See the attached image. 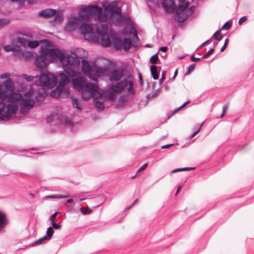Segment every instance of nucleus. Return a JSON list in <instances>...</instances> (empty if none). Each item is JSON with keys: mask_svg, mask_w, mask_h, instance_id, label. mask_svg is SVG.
<instances>
[{"mask_svg": "<svg viewBox=\"0 0 254 254\" xmlns=\"http://www.w3.org/2000/svg\"><path fill=\"white\" fill-rule=\"evenodd\" d=\"M122 45L125 50H128L131 47V41L128 38H125L123 40Z\"/></svg>", "mask_w": 254, "mask_h": 254, "instance_id": "obj_25", "label": "nucleus"}, {"mask_svg": "<svg viewBox=\"0 0 254 254\" xmlns=\"http://www.w3.org/2000/svg\"><path fill=\"white\" fill-rule=\"evenodd\" d=\"M105 10L108 12L114 20H119L121 17V9L116 2H112L105 7Z\"/></svg>", "mask_w": 254, "mask_h": 254, "instance_id": "obj_7", "label": "nucleus"}, {"mask_svg": "<svg viewBox=\"0 0 254 254\" xmlns=\"http://www.w3.org/2000/svg\"><path fill=\"white\" fill-rule=\"evenodd\" d=\"M22 77L28 82H31L33 81L35 78L33 76H29L25 74H23L22 75Z\"/></svg>", "mask_w": 254, "mask_h": 254, "instance_id": "obj_44", "label": "nucleus"}, {"mask_svg": "<svg viewBox=\"0 0 254 254\" xmlns=\"http://www.w3.org/2000/svg\"><path fill=\"white\" fill-rule=\"evenodd\" d=\"M14 86L11 79L8 78L3 83V86L0 85V98L6 99L11 98Z\"/></svg>", "mask_w": 254, "mask_h": 254, "instance_id": "obj_5", "label": "nucleus"}, {"mask_svg": "<svg viewBox=\"0 0 254 254\" xmlns=\"http://www.w3.org/2000/svg\"><path fill=\"white\" fill-rule=\"evenodd\" d=\"M89 16L86 13L80 10L79 16L77 17L80 24L88 20Z\"/></svg>", "mask_w": 254, "mask_h": 254, "instance_id": "obj_20", "label": "nucleus"}, {"mask_svg": "<svg viewBox=\"0 0 254 254\" xmlns=\"http://www.w3.org/2000/svg\"><path fill=\"white\" fill-rule=\"evenodd\" d=\"M83 90L88 91L97 96L100 97L101 96L100 92L98 91L97 87L92 83L86 82L83 88Z\"/></svg>", "mask_w": 254, "mask_h": 254, "instance_id": "obj_12", "label": "nucleus"}, {"mask_svg": "<svg viewBox=\"0 0 254 254\" xmlns=\"http://www.w3.org/2000/svg\"><path fill=\"white\" fill-rule=\"evenodd\" d=\"M228 42H229L228 39V38L226 39V40L225 41L224 44L223 45V46H222V47L220 49V52H223L225 50V49L226 48V47L227 46Z\"/></svg>", "mask_w": 254, "mask_h": 254, "instance_id": "obj_52", "label": "nucleus"}, {"mask_svg": "<svg viewBox=\"0 0 254 254\" xmlns=\"http://www.w3.org/2000/svg\"><path fill=\"white\" fill-rule=\"evenodd\" d=\"M52 227L54 229L57 230L60 228V225L59 224H57L55 222L52 223Z\"/></svg>", "mask_w": 254, "mask_h": 254, "instance_id": "obj_61", "label": "nucleus"}, {"mask_svg": "<svg viewBox=\"0 0 254 254\" xmlns=\"http://www.w3.org/2000/svg\"><path fill=\"white\" fill-rule=\"evenodd\" d=\"M166 78L165 74L164 71L162 72L161 78L159 79V83L161 84Z\"/></svg>", "mask_w": 254, "mask_h": 254, "instance_id": "obj_62", "label": "nucleus"}, {"mask_svg": "<svg viewBox=\"0 0 254 254\" xmlns=\"http://www.w3.org/2000/svg\"><path fill=\"white\" fill-rule=\"evenodd\" d=\"M19 105L20 108V111H22V109L27 108V109H30L33 108L34 105V101L33 99L25 98L22 99L20 101Z\"/></svg>", "mask_w": 254, "mask_h": 254, "instance_id": "obj_11", "label": "nucleus"}, {"mask_svg": "<svg viewBox=\"0 0 254 254\" xmlns=\"http://www.w3.org/2000/svg\"><path fill=\"white\" fill-rule=\"evenodd\" d=\"M53 120H54V116L53 115H50L46 119L47 122L49 123L52 122Z\"/></svg>", "mask_w": 254, "mask_h": 254, "instance_id": "obj_59", "label": "nucleus"}, {"mask_svg": "<svg viewBox=\"0 0 254 254\" xmlns=\"http://www.w3.org/2000/svg\"><path fill=\"white\" fill-rule=\"evenodd\" d=\"M127 85H128L127 91L129 93H133L134 92V90L133 89V84L131 80H128Z\"/></svg>", "mask_w": 254, "mask_h": 254, "instance_id": "obj_39", "label": "nucleus"}, {"mask_svg": "<svg viewBox=\"0 0 254 254\" xmlns=\"http://www.w3.org/2000/svg\"><path fill=\"white\" fill-rule=\"evenodd\" d=\"M97 17L100 21H107L109 19H112L111 16L108 12L106 11H103L102 9L97 13Z\"/></svg>", "mask_w": 254, "mask_h": 254, "instance_id": "obj_14", "label": "nucleus"}, {"mask_svg": "<svg viewBox=\"0 0 254 254\" xmlns=\"http://www.w3.org/2000/svg\"><path fill=\"white\" fill-rule=\"evenodd\" d=\"M8 23V22L5 20L0 19V28L7 24Z\"/></svg>", "mask_w": 254, "mask_h": 254, "instance_id": "obj_57", "label": "nucleus"}, {"mask_svg": "<svg viewBox=\"0 0 254 254\" xmlns=\"http://www.w3.org/2000/svg\"><path fill=\"white\" fill-rule=\"evenodd\" d=\"M125 70L122 67L113 69L108 76L112 84L108 89V97L113 100L117 93H122L127 86L128 79L124 77Z\"/></svg>", "mask_w": 254, "mask_h": 254, "instance_id": "obj_2", "label": "nucleus"}, {"mask_svg": "<svg viewBox=\"0 0 254 254\" xmlns=\"http://www.w3.org/2000/svg\"><path fill=\"white\" fill-rule=\"evenodd\" d=\"M194 167H185V168H177L176 169L173 170L171 172V174L176 173L180 171H189L190 170H192L194 169Z\"/></svg>", "mask_w": 254, "mask_h": 254, "instance_id": "obj_30", "label": "nucleus"}, {"mask_svg": "<svg viewBox=\"0 0 254 254\" xmlns=\"http://www.w3.org/2000/svg\"><path fill=\"white\" fill-rule=\"evenodd\" d=\"M79 29L86 40L95 43L98 42L99 38L96 33L94 31L93 26L92 24L82 23L80 24Z\"/></svg>", "mask_w": 254, "mask_h": 254, "instance_id": "obj_4", "label": "nucleus"}, {"mask_svg": "<svg viewBox=\"0 0 254 254\" xmlns=\"http://www.w3.org/2000/svg\"><path fill=\"white\" fill-rule=\"evenodd\" d=\"M184 185V183H182L179 185V186L178 187V188H177V191L176 192V194H178L179 193L180 190L183 187Z\"/></svg>", "mask_w": 254, "mask_h": 254, "instance_id": "obj_63", "label": "nucleus"}, {"mask_svg": "<svg viewBox=\"0 0 254 254\" xmlns=\"http://www.w3.org/2000/svg\"><path fill=\"white\" fill-rule=\"evenodd\" d=\"M190 102V101L189 100L188 101H186V102H185L182 106H181L180 107L178 108L177 109H176L173 112V113L172 114V115L169 116L168 117V118L169 119L172 116H173L174 114H175V113H176L177 112H178L179 111H180L181 109H182L183 108H184L187 104H188V103H189Z\"/></svg>", "mask_w": 254, "mask_h": 254, "instance_id": "obj_40", "label": "nucleus"}, {"mask_svg": "<svg viewBox=\"0 0 254 254\" xmlns=\"http://www.w3.org/2000/svg\"><path fill=\"white\" fill-rule=\"evenodd\" d=\"M63 65L65 73H61L59 74L60 81L58 86H65L66 84L69 83L70 82V78H71L70 75L71 74L69 71H74L72 69V67H77L79 66V65L72 66L70 65H64L63 64Z\"/></svg>", "mask_w": 254, "mask_h": 254, "instance_id": "obj_8", "label": "nucleus"}, {"mask_svg": "<svg viewBox=\"0 0 254 254\" xmlns=\"http://www.w3.org/2000/svg\"><path fill=\"white\" fill-rule=\"evenodd\" d=\"M95 106L100 110L104 109V104L103 102L100 101H95L94 102Z\"/></svg>", "mask_w": 254, "mask_h": 254, "instance_id": "obj_37", "label": "nucleus"}, {"mask_svg": "<svg viewBox=\"0 0 254 254\" xmlns=\"http://www.w3.org/2000/svg\"><path fill=\"white\" fill-rule=\"evenodd\" d=\"M190 102V101L189 100L188 101H186V102H185L182 106H181L180 107L178 108L177 109H176L173 112V113L172 114V115L169 116L168 117V118L169 119L172 116H173L174 114H175V113H176L177 112H178L179 111H180L181 109H182L183 108H184L187 104H188V103H189Z\"/></svg>", "mask_w": 254, "mask_h": 254, "instance_id": "obj_42", "label": "nucleus"}, {"mask_svg": "<svg viewBox=\"0 0 254 254\" xmlns=\"http://www.w3.org/2000/svg\"><path fill=\"white\" fill-rule=\"evenodd\" d=\"M54 232V231L51 227H50L47 229L46 235L45 236L46 237H48V239L50 240L52 238Z\"/></svg>", "mask_w": 254, "mask_h": 254, "instance_id": "obj_36", "label": "nucleus"}, {"mask_svg": "<svg viewBox=\"0 0 254 254\" xmlns=\"http://www.w3.org/2000/svg\"><path fill=\"white\" fill-rule=\"evenodd\" d=\"M40 43V41L37 40L29 41L28 43V46L32 49H34L37 47Z\"/></svg>", "mask_w": 254, "mask_h": 254, "instance_id": "obj_28", "label": "nucleus"}, {"mask_svg": "<svg viewBox=\"0 0 254 254\" xmlns=\"http://www.w3.org/2000/svg\"><path fill=\"white\" fill-rule=\"evenodd\" d=\"M190 102V101L189 100L188 101H186V102H185L182 106H181L180 107L178 108L177 109H176L173 112V113L172 114V115L169 116L168 117V118L169 119L172 116H173L174 114H175V113H176L177 112H178L179 111H180L181 109H182L183 108H184L187 104H188V103H189Z\"/></svg>", "mask_w": 254, "mask_h": 254, "instance_id": "obj_41", "label": "nucleus"}, {"mask_svg": "<svg viewBox=\"0 0 254 254\" xmlns=\"http://www.w3.org/2000/svg\"><path fill=\"white\" fill-rule=\"evenodd\" d=\"M56 13V10L52 8H48L42 10L40 13V16L42 17H48L55 15Z\"/></svg>", "mask_w": 254, "mask_h": 254, "instance_id": "obj_17", "label": "nucleus"}, {"mask_svg": "<svg viewBox=\"0 0 254 254\" xmlns=\"http://www.w3.org/2000/svg\"><path fill=\"white\" fill-rule=\"evenodd\" d=\"M195 64H191L187 68V71L186 73V74H189L190 73V72L192 71L195 68Z\"/></svg>", "mask_w": 254, "mask_h": 254, "instance_id": "obj_47", "label": "nucleus"}, {"mask_svg": "<svg viewBox=\"0 0 254 254\" xmlns=\"http://www.w3.org/2000/svg\"><path fill=\"white\" fill-rule=\"evenodd\" d=\"M108 26L106 24H102L99 25L96 28V35L99 36H102L104 35H107L108 34Z\"/></svg>", "mask_w": 254, "mask_h": 254, "instance_id": "obj_15", "label": "nucleus"}, {"mask_svg": "<svg viewBox=\"0 0 254 254\" xmlns=\"http://www.w3.org/2000/svg\"><path fill=\"white\" fill-rule=\"evenodd\" d=\"M9 76H10V73H4L1 74L0 76L1 79H5L8 78Z\"/></svg>", "mask_w": 254, "mask_h": 254, "instance_id": "obj_60", "label": "nucleus"}, {"mask_svg": "<svg viewBox=\"0 0 254 254\" xmlns=\"http://www.w3.org/2000/svg\"><path fill=\"white\" fill-rule=\"evenodd\" d=\"M189 17L188 15L184 14H177V19L179 22H182L184 21Z\"/></svg>", "mask_w": 254, "mask_h": 254, "instance_id": "obj_33", "label": "nucleus"}, {"mask_svg": "<svg viewBox=\"0 0 254 254\" xmlns=\"http://www.w3.org/2000/svg\"><path fill=\"white\" fill-rule=\"evenodd\" d=\"M71 82L73 87L78 91L83 90L86 82L84 78L80 76V73L76 71H70Z\"/></svg>", "mask_w": 254, "mask_h": 254, "instance_id": "obj_6", "label": "nucleus"}, {"mask_svg": "<svg viewBox=\"0 0 254 254\" xmlns=\"http://www.w3.org/2000/svg\"><path fill=\"white\" fill-rule=\"evenodd\" d=\"M150 72L151 75L154 80L158 79L159 72L157 71L156 65L153 64L150 66Z\"/></svg>", "mask_w": 254, "mask_h": 254, "instance_id": "obj_23", "label": "nucleus"}, {"mask_svg": "<svg viewBox=\"0 0 254 254\" xmlns=\"http://www.w3.org/2000/svg\"><path fill=\"white\" fill-rule=\"evenodd\" d=\"M40 43H44L45 44V46H44L47 47V48L51 49L50 48L53 47V43L51 41L48 40H41Z\"/></svg>", "mask_w": 254, "mask_h": 254, "instance_id": "obj_35", "label": "nucleus"}, {"mask_svg": "<svg viewBox=\"0 0 254 254\" xmlns=\"http://www.w3.org/2000/svg\"><path fill=\"white\" fill-rule=\"evenodd\" d=\"M81 91H82L81 96L84 100H87L91 97H93V98L99 97V96H97V95L92 94L90 92L89 93L88 91L87 92L85 90H83V89L81 90Z\"/></svg>", "mask_w": 254, "mask_h": 254, "instance_id": "obj_21", "label": "nucleus"}, {"mask_svg": "<svg viewBox=\"0 0 254 254\" xmlns=\"http://www.w3.org/2000/svg\"><path fill=\"white\" fill-rule=\"evenodd\" d=\"M4 50L6 51H11L13 52L19 53L20 52V48L19 46L11 47L10 46H6L4 47Z\"/></svg>", "mask_w": 254, "mask_h": 254, "instance_id": "obj_27", "label": "nucleus"}, {"mask_svg": "<svg viewBox=\"0 0 254 254\" xmlns=\"http://www.w3.org/2000/svg\"><path fill=\"white\" fill-rule=\"evenodd\" d=\"M59 60L64 65L77 66L80 65V60L76 53L70 54L62 52L59 49H49L44 46L40 48V54L35 57V64L40 75L36 76L35 84L38 86L54 87L57 79L53 74L42 72L47 70V64L54 61Z\"/></svg>", "mask_w": 254, "mask_h": 254, "instance_id": "obj_1", "label": "nucleus"}, {"mask_svg": "<svg viewBox=\"0 0 254 254\" xmlns=\"http://www.w3.org/2000/svg\"><path fill=\"white\" fill-rule=\"evenodd\" d=\"M48 237H46V236H44V237L38 239L37 240H36V241H35L34 242V244H42L43 243V242L44 241H47V240H49V239H48Z\"/></svg>", "mask_w": 254, "mask_h": 254, "instance_id": "obj_45", "label": "nucleus"}, {"mask_svg": "<svg viewBox=\"0 0 254 254\" xmlns=\"http://www.w3.org/2000/svg\"><path fill=\"white\" fill-rule=\"evenodd\" d=\"M190 102V101L189 100L188 101H186V102H185L182 106H181L180 107L178 108L177 109H176L173 112V113L172 114V115L169 116L168 117V118L169 119L172 116H173L174 114H175V113H176L177 112H178L179 111H180L181 109H182L183 108H184L187 104H188V103H189Z\"/></svg>", "mask_w": 254, "mask_h": 254, "instance_id": "obj_43", "label": "nucleus"}, {"mask_svg": "<svg viewBox=\"0 0 254 254\" xmlns=\"http://www.w3.org/2000/svg\"><path fill=\"white\" fill-rule=\"evenodd\" d=\"M203 124H202L198 128V129L195 131L191 135H190V138H193V137H194L199 132V131L201 129V128L202 127V125Z\"/></svg>", "mask_w": 254, "mask_h": 254, "instance_id": "obj_54", "label": "nucleus"}, {"mask_svg": "<svg viewBox=\"0 0 254 254\" xmlns=\"http://www.w3.org/2000/svg\"><path fill=\"white\" fill-rule=\"evenodd\" d=\"M194 9V6H192L190 7L189 8V9L187 10L188 13L187 14V15L189 17L190 15H191L192 13L193 12Z\"/></svg>", "mask_w": 254, "mask_h": 254, "instance_id": "obj_53", "label": "nucleus"}, {"mask_svg": "<svg viewBox=\"0 0 254 254\" xmlns=\"http://www.w3.org/2000/svg\"><path fill=\"white\" fill-rule=\"evenodd\" d=\"M176 11L177 14H187L186 13V12L185 11L186 10V9L184 7V6L182 5V4L179 5L177 8L176 7Z\"/></svg>", "mask_w": 254, "mask_h": 254, "instance_id": "obj_32", "label": "nucleus"}, {"mask_svg": "<svg viewBox=\"0 0 254 254\" xmlns=\"http://www.w3.org/2000/svg\"><path fill=\"white\" fill-rule=\"evenodd\" d=\"M67 197H68V195L64 196L62 195H54L51 196V198L57 199L66 198Z\"/></svg>", "mask_w": 254, "mask_h": 254, "instance_id": "obj_55", "label": "nucleus"}, {"mask_svg": "<svg viewBox=\"0 0 254 254\" xmlns=\"http://www.w3.org/2000/svg\"><path fill=\"white\" fill-rule=\"evenodd\" d=\"M214 50L213 48H211L207 52L206 54H205L204 55H203L201 58L202 59H205L206 58H207L208 56H209L210 55H211L213 52H214Z\"/></svg>", "mask_w": 254, "mask_h": 254, "instance_id": "obj_51", "label": "nucleus"}, {"mask_svg": "<svg viewBox=\"0 0 254 254\" xmlns=\"http://www.w3.org/2000/svg\"><path fill=\"white\" fill-rule=\"evenodd\" d=\"M77 57L79 59L80 63L81 62V58L79 57L77 55ZM81 64L82 67L81 69L83 72L85 74L89 73L92 70V67L90 65V64L86 60H81Z\"/></svg>", "mask_w": 254, "mask_h": 254, "instance_id": "obj_16", "label": "nucleus"}, {"mask_svg": "<svg viewBox=\"0 0 254 254\" xmlns=\"http://www.w3.org/2000/svg\"><path fill=\"white\" fill-rule=\"evenodd\" d=\"M158 53L153 55L150 59L149 62L152 64H155L159 61Z\"/></svg>", "mask_w": 254, "mask_h": 254, "instance_id": "obj_34", "label": "nucleus"}, {"mask_svg": "<svg viewBox=\"0 0 254 254\" xmlns=\"http://www.w3.org/2000/svg\"><path fill=\"white\" fill-rule=\"evenodd\" d=\"M130 33L132 34L134 39H138L136 29L131 26L130 29Z\"/></svg>", "mask_w": 254, "mask_h": 254, "instance_id": "obj_49", "label": "nucleus"}, {"mask_svg": "<svg viewBox=\"0 0 254 254\" xmlns=\"http://www.w3.org/2000/svg\"><path fill=\"white\" fill-rule=\"evenodd\" d=\"M80 25L77 17H74L67 23L65 29L66 30L76 29Z\"/></svg>", "mask_w": 254, "mask_h": 254, "instance_id": "obj_13", "label": "nucleus"}, {"mask_svg": "<svg viewBox=\"0 0 254 254\" xmlns=\"http://www.w3.org/2000/svg\"><path fill=\"white\" fill-rule=\"evenodd\" d=\"M58 119L61 124H63L65 126H69L71 124L70 121L68 119V118L63 116L62 115H59L58 117Z\"/></svg>", "mask_w": 254, "mask_h": 254, "instance_id": "obj_22", "label": "nucleus"}, {"mask_svg": "<svg viewBox=\"0 0 254 254\" xmlns=\"http://www.w3.org/2000/svg\"><path fill=\"white\" fill-rule=\"evenodd\" d=\"M148 165V163H145L144 165H143L141 167H140L138 171H137V172H140L142 170H143L145 167H146Z\"/></svg>", "mask_w": 254, "mask_h": 254, "instance_id": "obj_64", "label": "nucleus"}, {"mask_svg": "<svg viewBox=\"0 0 254 254\" xmlns=\"http://www.w3.org/2000/svg\"><path fill=\"white\" fill-rule=\"evenodd\" d=\"M16 104H8L0 100V120L2 121L9 120L17 111Z\"/></svg>", "mask_w": 254, "mask_h": 254, "instance_id": "obj_3", "label": "nucleus"}, {"mask_svg": "<svg viewBox=\"0 0 254 254\" xmlns=\"http://www.w3.org/2000/svg\"><path fill=\"white\" fill-rule=\"evenodd\" d=\"M72 104L74 108H77V109L81 111V109L78 106V100L76 99H72Z\"/></svg>", "mask_w": 254, "mask_h": 254, "instance_id": "obj_48", "label": "nucleus"}, {"mask_svg": "<svg viewBox=\"0 0 254 254\" xmlns=\"http://www.w3.org/2000/svg\"><path fill=\"white\" fill-rule=\"evenodd\" d=\"M45 98V93H38L36 97V100L38 101H42Z\"/></svg>", "mask_w": 254, "mask_h": 254, "instance_id": "obj_46", "label": "nucleus"}, {"mask_svg": "<svg viewBox=\"0 0 254 254\" xmlns=\"http://www.w3.org/2000/svg\"><path fill=\"white\" fill-rule=\"evenodd\" d=\"M247 20V17L246 16H243L242 18H241L238 22V23L239 25H241L243 23H244L245 22H246Z\"/></svg>", "mask_w": 254, "mask_h": 254, "instance_id": "obj_56", "label": "nucleus"}, {"mask_svg": "<svg viewBox=\"0 0 254 254\" xmlns=\"http://www.w3.org/2000/svg\"><path fill=\"white\" fill-rule=\"evenodd\" d=\"M80 211H81V212L83 214H87L91 212V210L90 209H88L86 210H84L83 207H81L80 208Z\"/></svg>", "mask_w": 254, "mask_h": 254, "instance_id": "obj_58", "label": "nucleus"}, {"mask_svg": "<svg viewBox=\"0 0 254 254\" xmlns=\"http://www.w3.org/2000/svg\"><path fill=\"white\" fill-rule=\"evenodd\" d=\"M60 88V87H58V86L57 87H56L53 90H52L51 92L50 95L53 97H56V98L59 97L60 96V93H59V91H60L59 90Z\"/></svg>", "mask_w": 254, "mask_h": 254, "instance_id": "obj_29", "label": "nucleus"}, {"mask_svg": "<svg viewBox=\"0 0 254 254\" xmlns=\"http://www.w3.org/2000/svg\"><path fill=\"white\" fill-rule=\"evenodd\" d=\"M162 5L167 12H173L176 9L174 0H162Z\"/></svg>", "mask_w": 254, "mask_h": 254, "instance_id": "obj_10", "label": "nucleus"}, {"mask_svg": "<svg viewBox=\"0 0 254 254\" xmlns=\"http://www.w3.org/2000/svg\"><path fill=\"white\" fill-rule=\"evenodd\" d=\"M111 38L112 39L113 44L114 48L117 50L120 49L122 44L121 39L116 35H112Z\"/></svg>", "mask_w": 254, "mask_h": 254, "instance_id": "obj_18", "label": "nucleus"}, {"mask_svg": "<svg viewBox=\"0 0 254 254\" xmlns=\"http://www.w3.org/2000/svg\"><path fill=\"white\" fill-rule=\"evenodd\" d=\"M231 22H226L223 26L222 28V30H228L231 26Z\"/></svg>", "mask_w": 254, "mask_h": 254, "instance_id": "obj_50", "label": "nucleus"}, {"mask_svg": "<svg viewBox=\"0 0 254 254\" xmlns=\"http://www.w3.org/2000/svg\"><path fill=\"white\" fill-rule=\"evenodd\" d=\"M212 38H214L215 39L218 41V42L220 41L222 39V36L220 34L219 31H217L214 33V34L212 36Z\"/></svg>", "mask_w": 254, "mask_h": 254, "instance_id": "obj_38", "label": "nucleus"}, {"mask_svg": "<svg viewBox=\"0 0 254 254\" xmlns=\"http://www.w3.org/2000/svg\"><path fill=\"white\" fill-rule=\"evenodd\" d=\"M58 87H60L59 88L60 97L65 98L68 96L69 90L65 87V86H58Z\"/></svg>", "mask_w": 254, "mask_h": 254, "instance_id": "obj_24", "label": "nucleus"}, {"mask_svg": "<svg viewBox=\"0 0 254 254\" xmlns=\"http://www.w3.org/2000/svg\"><path fill=\"white\" fill-rule=\"evenodd\" d=\"M7 220L5 215L0 211V229L3 227L6 224Z\"/></svg>", "mask_w": 254, "mask_h": 254, "instance_id": "obj_26", "label": "nucleus"}, {"mask_svg": "<svg viewBox=\"0 0 254 254\" xmlns=\"http://www.w3.org/2000/svg\"><path fill=\"white\" fill-rule=\"evenodd\" d=\"M17 41L21 46L25 47L26 46H28L29 40L27 39L23 38H18Z\"/></svg>", "mask_w": 254, "mask_h": 254, "instance_id": "obj_31", "label": "nucleus"}, {"mask_svg": "<svg viewBox=\"0 0 254 254\" xmlns=\"http://www.w3.org/2000/svg\"><path fill=\"white\" fill-rule=\"evenodd\" d=\"M100 43L102 47H108L111 45V41L108 34L100 36Z\"/></svg>", "mask_w": 254, "mask_h": 254, "instance_id": "obj_19", "label": "nucleus"}, {"mask_svg": "<svg viewBox=\"0 0 254 254\" xmlns=\"http://www.w3.org/2000/svg\"><path fill=\"white\" fill-rule=\"evenodd\" d=\"M101 10V7L97 4L89 5L81 9V11L86 12L89 16L92 15L97 14V13Z\"/></svg>", "mask_w": 254, "mask_h": 254, "instance_id": "obj_9", "label": "nucleus"}]
</instances>
